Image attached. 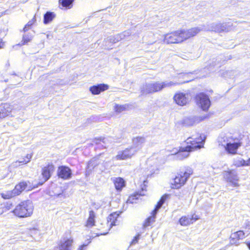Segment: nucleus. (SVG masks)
<instances>
[{
  "label": "nucleus",
  "instance_id": "nucleus-29",
  "mask_svg": "<svg viewBox=\"0 0 250 250\" xmlns=\"http://www.w3.org/2000/svg\"><path fill=\"white\" fill-rule=\"evenodd\" d=\"M27 186V183L24 182H21L17 185L14 189L16 195L20 194L23 190L26 189Z\"/></svg>",
  "mask_w": 250,
  "mask_h": 250
},
{
  "label": "nucleus",
  "instance_id": "nucleus-14",
  "mask_svg": "<svg viewBox=\"0 0 250 250\" xmlns=\"http://www.w3.org/2000/svg\"><path fill=\"white\" fill-rule=\"evenodd\" d=\"M245 237V233L242 230H239L231 233L230 236V243L232 245H238L239 244V240Z\"/></svg>",
  "mask_w": 250,
  "mask_h": 250
},
{
  "label": "nucleus",
  "instance_id": "nucleus-20",
  "mask_svg": "<svg viewBox=\"0 0 250 250\" xmlns=\"http://www.w3.org/2000/svg\"><path fill=\"white\" fill-rule=\"evenodd\" d=\"M198 219V218H194L192 215L191 217L189 216H183L179 220V223L182 226H187L192 224L194 221Z\"/></svg>",
  "mask_w": 250,
  "mask_h": 250
},
{
  "label": "nucleus",
  "instance_id": "nucleus-2",
  "mask_svg": "<svg viewBox=\"0 0 250 250\" xmlns=\"http://www.w3.org/2000/svg\"><path fill=\"white\" fill-rule=\"evenodd\" d=\"M205 139V136L201 135L199 137L193 135L191 137L188 138L187 140V143L190 145L186 147H181L178 151L174 152L176 159L182 160L189 156L190 152L203 147V145H201L200 144L204 143Z\"/></svg>",
  "mask_w": 250,
  "mask_h": 250
},
{
  "label": "nucleus",
  "instance_id": "nucleus-31",
  "mask_svg": "<svg viewBox=\"0 0 250 250\" xmlns=\"http://www.w3.org/2000/svg\"><path fill=\"white\" fill-rule=\"evenodd\" d=\"M1 197L5 199H10L12 197H13L15 196H16V194L14 191V190H10V191H6L4 192H3L1 193Z\"/></svg>",
  "mask_w": 250,
  "mask_h": 250
},
{
  "label": "nucleus",
  "instance_id": "nucleus-35",
  "mask_svg": "<svg viewBox=\"0 0 250 250\" xmlns=\"http://www.w3.org/2000/svg\"><path fill=\"white\" fill-rule=\"evenodd\" d=\"M233 165L237 167H244L246 165L245 160L243 159L235 160L233 162Z\"/></svg>",
  "mask_w": 250,
  "mask_h": 250
},
{
  "label": "nucleus",
  "instance_id": "nucleus-45",
  "mask_svg": "<svg viewBox=\"0 0 250 250\" xmlns=\"http://www.w3.org/2000/svg\"><path fill=\"white\" fill-rule=\"evenodd\" d=\"M246 244H247L248 247L249 248V249L250 250V242H248Z\"/></svg>",
  "mask_w": 250,
  "mask_h": 250
},
{
  "label": "nucleus",
  "instance_id": "nucleus-8",
  "mask_svg": "<svg viewBox=\"0 0 250 250\" xmlns=\"http://www.w3.org/2000/svg\"><path fill=\"white\" fill-rule=\"evenodd\" d=\"M223 177L227 182L229 183L233 187L239 186L238 183L239 178L236 170L231 169L225 171L223 172Z\"/></svg>",
  "mask_w": 250,
  "mask_h": 250
},
{
  "label": "nucleus",
  "instance_id": "nucleus-11",
  "mask_svg": "<svg viewBox=\"0 0 250 250\" xmlns=\"http://www.w3.org/2000/svg\"><path fill=\"white\" fill-rule=\"evenodd\" d=\"M205 117L190 116L185 117L183 120V124L187 126H190L199 123L203 121Z\"/></svg>",
  "mask_w": 250,
  "mask_h": 250
},
{
  "label": "nucleus",
  "instance_id": "nucleus-25",
  "mask_svg": "<svg viewBox=\"0 0 250 250\" xmlns=\"http://www.w3.org/2000/svg\"><path fill=\"white\" fill-rule=\"evenodd\" d=\"M95 214L93 210H90L89 212V216L86 221L85 226L87 228H90L95 226Z\"/></svg>",
  "mask_w": 250,
  "mask_h": 250
},
{
  "label": "nucleus",
  "instance_id": "nucleus-38",
  "mask_svg": "<svg viewBox=\"0 0 250 250\" xmlns=\"http://www.w3.org/2000/svg\"><path fill=\"white\" fill-rule=\"evenodd\" d=\"M140 235L139 234H138L137 236H136L134 238V239L132 240L130 244L131 245H135L136 243H137L139 239H140Z\"/></svg>",
  "mask_w": 250,
  "mask_h": 250
},
{
  "label": "nucleus",
  "instance_id": "nucleus-36",
  "mask_svg": "<svg viewBox=\"0 0 250 250\" xmlns=\"http://www.w3.org/2000/svg\"><path fill=\"white\" fill-rule=\"evenodd\" d=\"M128 107L126 105H118L117 104L114 107V109L115 110V111L117 113H120L123 111H125L126 110L127 107Z\"/></svg>",
  "mask_w": 250,
  "mask_h": 250
},
{
  "label": "nucleus",
  "instance_id": "nucleus-13",
  "mask_svg": "<svg viewBox=\"0 0 250 250\" xmlns=\"http://www.w3.org/2000/svg\"><path fill=\"white\" fill-rule=\"evenodd\" d=\"M58 176L64 180L71 178L72 175L71 170L67 167L60 166L58 169Z\"/></svg>",
  "mask_w": 250,
  "mask_h": 250
},
{
  "label": "nucleus",
  "instance_id": "nucleus-27",
  "mask_svg": "<svg viewBox=\"0 0 250 250\" xmlns=\"http://www.w3.org/2000/svg\"><path fill=\"white\" fill-rule=\"evenodd\" d=\"M56 17V14L53 12H47L43 16V23L47 24Z\"/></svg>",
  "mask_w": 250,
  "mask_h": 250
},
{
  "label": "nucleus",
  "instance_id": "nucleus-19",
  "mask_svg": "<svg viewBox=\"0 0 250 250\" xmlns=\"http://www.w3.org/2000/svg\"><path fill=\"white\" fill-rule=\"evenodd\" d=\"M108 85L104 84H100L97 85H94L90 88V91L93 94L97 95L100 94L102 91H104L108 89Z\"/></svg>",
  "mask_w": 250,
  "mask_h": 250
},
{
  "label": "nucleus",
  "instance_id": "nucleus-47",
  "mask_svg": "<svg viewBox=\"0 0 250 250\" xmlns=\"http://www.w3.org/2000/svg\"><path fill=\"white\" fill-rule=\"evenodd\" d=\"M1 43L0 42V48H1Z\"/></svg>",
  "mask_w": 250,
  "mask_h": 250
},
{
  "label": "nucleus",
  "instance_id": "nucleus-10",
  "mask_svg": "<svg viewBox=\"0 0 250 250\" xmlns=\"http://www.w3.org/2000/svg\"><path fill=\"white\" fill-rule=\"evenodd\" d=\"M167 198V195L163 196L160 201L158 202L155 208L152 211V215L148 217L145 221L144 226L145 227H147L150 225V224L153 223L155 221V215L157 213L158 210L159 208H161L163 204L166 201Z\"/></svg>",
  "mask_w": 250,
  "mask_h": 250
},
{
  "label": "nucleus",
  "instance_id": "nucleus-37",
  "mask_svg": "<svg viewBox=\"0 0 250 250\" xmlns=\"http://www.w3.org/2000/svg\"><path fill=\"white\" fill-rule=\"evenodd\" d=\"M32 39V36L31 35H29L28 34L23 35L22 38L23 44H24L28 43L31 41Z\"/></svg>",
  "mask_w": 250,
  "mask_h": 250
},
{
  "label": "nucleus",
  "instance_id": "nucleus-12",
  "mask_svg": "<svg viewBox=\"0 0 250 250\" xmlns=\"http://www.w3.org/2000/svg\"><path fill=\"white\" fill-rule=\"evenodd\" d=\"M173 99L178 105L183 106L188 102V94L182 92L177 93L174 96Z\"/></svg>",
  "mask_w": 250,
  "mask_h": 250
},
{
  "label": "nucleus",
  "instance_id": "nucleus-9",
  "mask_svg": "<svg viewBox=\"0 0 250 250\" xmlns=\"http://www.w3.org/2000/svg\"><path fill=\"white\" fill-rule=\"evenodd\" d=\"M195 100L197 105L203 110H208L210 105V101L208 97L201 93L196 96Z\"/></svg>",
  "mask_w": 250,
  "mask_h": 250
},
{
  "label": "nucleus",
  "instance_id": "nucleus-24",
  "mask_svg": "<svg viewBox=\"0 0 250 250\" xmlns=\"http://www.w3.org/2000/svg\"><path fill=\"white\" fill-rule=\"evenodd\" d=\"M111 138L110 137L95 138L93 140V143L97 145L101 144V142H102L103 144L102 146H104V147L106 148V147L108 146L109 144L111 143Z\"/></svg>",
  "mask_w": 250,
  "mask_h": 250
},
{
  "label": "nucleus",
  "instance_id": "nucleus-46",
  "mask_svg": "<svg viewBox=\"0 0 250 250\" xmlns=\"http://www.w3.org/2000/svg\"><path fill=\"white\" fill-rule=\"evenodd\" d=\"M90 165H91V162H89L88 164V165H87V167L88 168H89L90 167Z\"/></svg>",
  "mask_w": 250,
  "mask_h": 250
},
{
  "label": "nucleus",
  "instance_id": "nucleus-30",
  "mask_svg": "<svg viewBox=\"0 0 250 250\" xmlns=\"http://www.w3.org/2000/svg\"><path fill=\"white\" fill-rule=\"evenodd\" d=\"M29 230L31 236L35 238H38L40 235L41 231L37 225L34 227L30 228Z\"/></svg>",
  "mask_w": 250,
  "mask_h": 250
},
{
  "label": "nucleus",
  "instance_id": "nucleus-7",
  "mask_svg": "<svg viewBox=\"0 0 250 250\" xmlns=\"http://www.w3.org/2000/svg\"><path fill=\"white\" fill-rule=\"evenodd\" d=\"M137 152V149L134 147H130L125 149L119 151L117 154L113 157V159L116 160H125L130 159Z\"/></svg>",
  "mask_w": 250,
  "mask_h": 250
},
{
  "label": "nucleus",
  "instance_id": "nucleus-23",
  "mask_svg": "<svg viewBox=\"0 0 250 250\" xmlns=\"http://www.w3.org/2000/svg\"><path fill=\"white\" fill-rule=\"evenodd\" d=\"M32 157V156L31 154H27L24 158H23L20 160L12 163L11 164V166L14 167H16L18 166V163L19 164V166L22 164H26L30 161Z\"/></svg>",
  "mask_w": 250,
  "mask_h": 250
},
{
  "label": "nucleus",
  "instance_id": "nucleus-21",
  "mask_svg": "<svg viewBox=\"0 0 250 250\" xmlns=\"http://www.w3.org/2000/svg\"><path fill=\"white\" fill-rule=\"evenodd\" d=\"M146 139L143 137H137L132 140L133 146L131 147H134L137 149V151L140 149L143 144L145 142Z\"/></svg>",
  "mask_w": 250,
  "mask_h": 250
},
{
  "label": "nucleus",
  "instance_id": "nucleus-39",
  "mask_svg": "<svg viewBox=\"0 0 250 250\" xmlns=\"http://www.w3.org/2000/svg\"><path fill=\"white\" fill-rule=\"evenodd\" d=\"M11 204H7L6 206H5L4 207H2V208H4V210L5 211L9 210L11 208Z\"/></svg>",
  "mask_w": 250,
  "mask_h": 250
},
{
  "label": "nucleus",
  "instance_id": "nucleus-4",
  "mask_svg": "<svg viewBox=\"0 0 250 250\" xmlns=\"http://www.w3.org/2000/svg\"><path fill=\"white\" fill-rule=\"evenodd\" d=\"M34 207L31 201L26 200L18 204L12 211L17 216L24 218L30 216L33 211Z\"/></svg>",
  "mask_w": 250,
  "mask_h": 250
},
{
  "label": "nucleus",
  "instance_id": "nucleus-34",
  "mask_svg": "<svg viewBox=\"0 0 250 250\" xmlns=\"http://www.w3.org/2000/svg\"><path fill=\"white\" fill-rule=\"evenodd\" d=\"M36 19L35 16L33 17V18L28 21V22L25 25L23 28V31L26 32L31 27V26L36 22Z\"/></svg>",
  "mask_w": 250,
  "mask_h": 250
},
{
  "label": "nucleus",
  "instance_id": "nucleus-18",
  "mask_svg": "<svg viewBox=\"0 0 250 250\" xmlns=\"http://www.w3.org/2000/svg\"><path fill=\"white\" fill-rule=\"evenodd\" d=\"M13 109L12 106L9 104H4L0 106V119L8 116Z\"/></svg>",
  "mask_w": 250,
  "mask_h": 250
},
{
  "label": "nucleus",
  "instance_id": "nucleus-42",
  "mask_svg": "<svg viewBox=\"0 0 250 250\" xmlns=\"http://www.w3.org/2000/svg\"><path fill=\"white\" fill-rule=\"evenodd\" d=\"M4 211V208H2V207L0 206V215L2 214Z\"/></svg>",
  "mask_w": 250,
  "mask_h": 250
},
{
  "label": "nucleus",
  "instance_id": "nucleus-44",
  "mask_svg": "<svg viewBox=\"0 0 250 250\" xmlns=\"http://www.w3.org/2000/svg\"><path fill=\"white\" fill-rule=\"evenodd\" d=\"M187 76H188V75H187V74H181L180 75V77L182 76V77H183L184 78H185V77H187Z\"/></svg>",
  "mask_w": 250,
  "mask_h": 250
},
{
  "label": "nucleus",
  "instance_id": "nucleus-28",
  "mask_svg": "<svg viewBox=\"0 0 250 250\" xmlns=\"http://www.w3.org/2000/svg\"><path fill=\"white\" fill-rule=\"evenodd\" d=\"M114 183L116 189L117 190H121L123 187L125 186V182L124 179L120 177L115 178Z\"/></svg>",
  "mask_w": 250,
  "mask_h": 250
},
{
  "label": "nucleus",
  "instance_id": "nucleus-1",
  "mask_svg": "<svg viewBox=\"0 0 250 250\" xmlns=\"http://www.w3.org/2000/svg\"><path fill=\"white\" fill-rule=\"evenodd\" d=\"M202 29L198 27L189 29L178 30L168 33L164 36L163 42L167 44L179 43L196 36Z\"/></svg>",
  "mask_w": 250,
  "mask_h": 250
},
{
  "label": "nucleus",
  "instance_id": "nucleus-41",
  "mask_svg": "<svg viewBox=\"0 0 250 250\" xmlns=\"http://www.w3.org/2000/svg\"><path fill=\"white\" fill-rule=\"evenodd\" d=\"M86 245H83L79 247L78 250H84V249L86 247Z\"/></svg>",
  "mask_w": 250,
  "mask_h": 250
},
{
  "label": "nucleus",
  "instance_id": "nucleus-16",
  "mask_svg": "<svg viewBox=\"0 0 250 250\" xmlns=\"http://www.w3.org/2000/svg\"><path fill=\"white\" fill-rule=\"evenodd\" d=\"M241 146V143H228L224 147L225 150L229 153L232 155L237 153L238 148Z\"/></svg>",
  "mask_w": 250,
  "mask_h": 250
},
{
  "label": "nucleus",
  "instance_id": "nucleus-3",
  "mask_svg": "<svg viewBox=\"0 0 250 250\" xmlns=\"http://www.w3.org/2000/svg\"><path fill=\"white\" fill-rule=\"evenodd\" d=\"M189 81L188 80H184L180 82H156L146 83L143 84L141 88V92L142 94L146 95L149 93L156 92L161 90L164 88L167 87H170L174 85L180 84L188 82Z\"/></svg>",
  "mask_w": 250,
  "mask_h": 250
},
{
  "label": "nucleus",
  "instance_id": "nucleus-5",
  "mask_svg": "<svg viewBox=\"0 0 250 250\" xmlns=\"http://www.w3.org/2000/svg\"><path fill=\"white\" fill-rule=\"evenodd\" d=\"M192 173L193 170L189 167L181 169L173 180V183H171L172 188L177 189L181 188L186 184L189 176Z\"/></svg>",
  "mask_w": 250,
  "mask_h": 250
},
{
  "label": "nucleus",
  "instance_id": "nucleus-17",
  "mask_svg": "<svg viewBox=\"0 0 250 250\" xmlns=\"http://www.w3.org/2000/svg\"><path fill=\"white\" fill-rule=\"evenodd\" d=\"M54 170V166L52 164H48L42 169V175L44 181L48 180Z\"/></svg>",
  "mask_w": 250,
  "mask_h": 250
},
{
  "label": "nucleus",
  "instance_id": "nucleus-6",
  "mask_svg": "<svg viewBox=\"0 0 250 250\" xmlns=\"http://www.w3.org/2000/svg\"><path fill=\"white\" fill-rule=\"evenodd\" d=\"M232 24L228 23H212L208 25V27L207 28H203L200 27V28L202 29V30H207V31H214L216 32L220 33L222 32H228L231 30L232 29ZM199 28V27H198Z\"/></svg>",
  "mask_w": 250,
  "mask_h": 250
},
{
  "label": "nucleus",
  "instance_id": "nucleus-26",
  "mask_svg": "<svg viewBox=\"0 0 250 250\" xmlns=\"http://www.w3.org/2000/svg\"><path fill=\"white\" fill-rule=\"evenodd\" d=\"M126 34H128V33L125 32L123 33L118 34L115 36H111L109 37L107 40L110 42L116 43L123 39H124Z\"/></svg>",
  "mask_w": 250,
  "mask_h": 250
},
{
  "label": "nucleus",
  "instance_id": "nucleus-40",
  "mask_svg": "<svg viewBox=\"0 0 250 250\" xmlns=\"http://www.w3.org/2000/svg\"><path fill=\"white\" fill-rule=\"evenodd\" d=\"M246 165L245 166H250V158L248 159L247 160H245Z\"/></svg>",
  "mask_w": 250,
  "mask_h": 250
},
{
  "label": "nucleus",
  "instance_id": "nucleus-43",
  "mask_svg": "<svg viewBox=\"0 0 250 250\" xmlns=\"http://www.w3.org/2000/svg\"><path fill=\"white\" fill-rule=\"evenodd\" d=\"M7 10L5 11L4 12L0 13V17H1L3 14H5L7 13Z\"/></svg>",
  "mask_w": 250,
  "mask_h": 250
},
{
  "label": "nucleus",
  "instance_id": "nucleus-22",
  "mask_svg": "<svg viewBox=\"0 0 250 250\" xmlns=\"http://www.w3.org/2000/svg\"><path fill=\"white\" fill-rule=\"evenodd\" d=\"M119 215V214L116 212H113L110 214L107 217V226L112 228L113 226L116 225V222L117 220V218Z\"/></svg>",
  "mask_w": 250,
  "mask_h": 250
},
{
  "label": "nucleus",
  "instance_id": "nucleus-33",
  "mask_svg": "<svg viewBox=\"0 0 250 250\" xmlns=\"http://www.w3.org/2000/svg\"><path fill=\"white\" fill-rule=\"evenodd\" d=\"M74 0H60L59 2L63 7L71 8L72 6V3Z\"/></svg>",
  "mask_w": 250,
  "mask_h": 250
},
{
  "label": "nucleus",
  "instance_id": "nucleus-32",
  "mask_svg": "<svg viewBox=\"0 0 250 250\" xmlns=\"http://www.w3.org/2000/svg\"><path fill=\"white\" fill-rule=\"evenodd\" d=\"M145 195V193H144V190H143L142 191L140 192V193L139 194L137 193L136 194H134L133 195H131L129 197L127 203H131L133 204L134 203H135V202L134 201V200H137L138 199V196L139 195L143 196Z\"/></svg>",
  "mask_w": 250,
  "mask_h": 250
},
{
  "label": "nucleus",
  "instance_id": "nucleus-15",
  "mask_svg": "<svg viewBox=\"0 0 250 250\" xmlns=\"http://www.w3.org/2000/svg\"><path fill=\"white\" fill-rule=\"evenodd\" d=\"M73 240L72 238H64L60 241L59 245V250H71Z\"/></svg>",
  "mask_w": 250,
  "mask_h": 250
}]
</instances>
